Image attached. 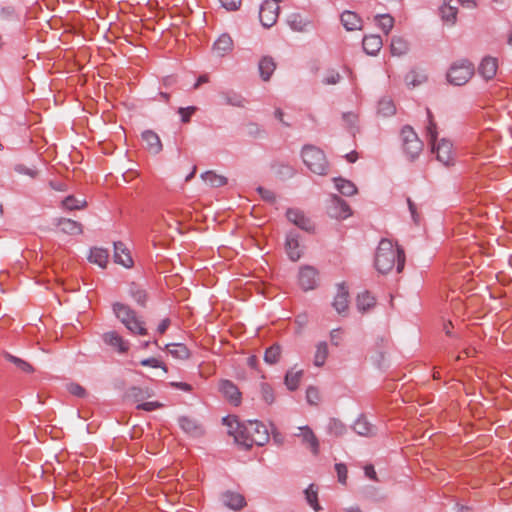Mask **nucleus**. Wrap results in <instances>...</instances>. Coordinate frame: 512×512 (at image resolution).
<instances>
[{"label": "nucleus", "instance_id": "obj_31", "mask_svg": "<svg viewBox=\"0 0 512 512\" xmlns=\"http://www.w3.org/2000/svg\"><path fill=\"white\" fill-rule=\"evenodd\" d=\"M390 49L392 55L402 56L408 52L409 44L403 37L394 36L391 39Z\"/></svg>", "mask_w": 512, "mask_h": 512}, {"label": "nucleus", "instance_id": "obj_34", "mask_svg": "<svg viewBox=\"0 0 512 512\" xmlns=\"http://www.w3.org/2000/svg\"><path fill=\"white\" fill-rule=\"evenodd\" d=\"M167 350L176 359L186 360L190 356L188 348L181 343L168 344Z\"/></svg>", "mask_w": 512, "mask_h": 512}, {"label": "nucleus", "instance_id": "obj_64", "mask_svg": "<svg viewBox=\"0 0 512 512\" xmlns=\"http://www.w3.org/2000/svg\"><path fill=\"white\" fill-rule=\"evenodd\" d=\"M195 110H196L195 107H187V108H180L178 112L181 115L182 121L186 123V122L190 121V117L195 112Z\"/></svg>", "mask_w": 512, "mask_h": 512}, {"label": "nucleus", "instance_id": "obj_63", "mask_svg": "<svg viewBox=\"0 0 512 512\" xmlns=\"http://www.w3.org/2000/svg\"><path fill=\"white\" fill-rule=\"evenodd\" d=\"M257 190L263 200L271 203L275 201V195L271 190L265 189L263 187H259Z\"/></svg>", "mask_w": 512, "mask_h": 512}, {"label": "nucleus", "instance_id": "obj_4", "mask_svg": "<svg viewBox=\"0 0 512 512\" xmlns=\"http://www.w3.org/2000/svg\"><path fill=\"white\" fill-rule=\"evenodd\" d=\"M474 75V65L467 60L455 62L447 74L448 81L454 85L466 84Z\"/></svg>", "mask_w": 512, "mask_h": 512}, {"label": "nucleus", "instance_id": "obj_37", "mask_svg": "<svg viewBox=\"0 0 512 512\" xmlns=\"http://www.w3.org/2000/svg\"><path fill=\"white\" fill-rule=\"evenodd\" d=\"M378 27L388 34L394 27V18L390 14H379L375 16Z\"/></svg>", "mask_w": 512, "mask_h": 512}, {"label": "nucleus", "instance_id": "obj_43", "mask_svg": "<svg viewBox=\"0 0 512 512\" xmlns=\"http://www.w3.org/2000/svg\"><path fill=\"white\" fill-rule=\"evenodd\" d=\"M396 112L393 101L389 98H383L378 103V113L384 117L394 115Z\"/></svg>", "mask_w": 512, "mask_h": 512}, {"label": "nucleus", "instance_id": "obj_39", "mask_svg": "<svg viewBox=\"0 0 512 512\" xmlns=\"http://www.w3.org/2000/svg\"><path fill=\"white\" fill-rule=\"evenodd\" d=\"M113 311L122 323H128V318L134 313L129 306L122 303L113 304Z\"/></svg>", "mask_w": 512, "mask_h": 512}, {"label": "nucleus", "instance_id": "obj_42", "mask_svg": "<svg viewBox=\"0 0 512 512\" xmlns=\"http://www.w3.org/2000/svg\"><path fill=\"white\" fill-rule=\"evenodd\" d=\"M223 424L227 427L228 433L234 437L236 441V434L241 432L242 425L239 423L238 419L235 416H227L223 418Z\"/></svg>", "mask_w": 512, "mask_h": 512}, {"label": "nucleus", "instance_id": "obj_33", "mask_svg": "<svg viewBox=\"0 0 512 512\" xmlns=\"http://www.w3.org/2000/svg\"><path fill=\"white\" fill-rule=\"evenodd\" d=\"M276 68L272 58L264 57L259 62V72L264 81H268Z\"/></svg>", "mask_w": 512, "mask_h": 512}, {"label": "nucleus", "instance_id": "obj_25", "mask_svg": "<svg viewBox=\"0 0 512 512\" xmlns=\"http://www.w3.org/2000/svg\"><path fill=\"white\" fill-rule=\"evenodd\" d=\"M59 229L69 235H79L82 233V225L74 220L61 218L58 221Z\"/></svg>", "mask_w": 512, "mask_h": 512}, {"label": "nucleus", "instance_id": "obj_27", "mask_svg": "<svg viewBox=\"0 0 512 512\" xmlns=\"http://www.w3.org/2000/svg\"><path fill=\"white\" fill-rule=\"evenodd\" d=\"M123 324L133 334H147V329L144 326V322L139 317H137L135 312L128 318V323Z\"/></svg>", "mask_w": 512, "mask_h": 512}, {"label": "nucleus", "instance_id": "obj_58", "mask_svg": "<svg viewBox=\"0 0 512 512\" xmlns=\"http://www.w3.org/2000/svg\"><path fill=\"white\" fill-rule=\"evenodd\" d=\"M335 469L337 472L338 481L342 484H345L347 481V467L342 463H338L335 465Z\"/></svg>", "mask_w": 512, "mask_h": 512}, {"label": "nucleus", "instance_id": "obj_26", "mask_svg": "<svg viewBox=\"0 0 512 512\" xmlns=\"http://www.w3.org/2000/svg\"><path fill=\"white\" fill-rule=\"evenodd\" d=\"M109 254L108 251L102 248H93L90 250L88 260L91 263L98 265L101 268H105L108 263Z\"/></svg>", "mask_w": 512, "mask_h": 512}, {"label": "nucleus", "instance_id": "obj_60", "mask_svg": "<svg viewBox=\"0 0 512 512\" xmlns=\"http://www.w3.org/2000/svg\"><path fill=\"white\" fill-rule=\"evenodd\" d=\"M68 391L75 396L84 397L86 395L85 389L76 383H71L67 386Z\"/></svg>", "mask_w": 512, "mask_h": 512}, {"label": "nucleus", "instance_id": "obj_46", "mask_svg": "<svg viewBox=\"0 0 512 512\" xmlns=\"http://www.w3.org/2000/svg\"><path fill=\"white\" fill-rule=\"evenodd\" d=\"M302 376V371H288L285 376V384L289 390L297 389L300 379Z\"/></svg>", "mask_w": 512, "mask_h": 512}, {"label": "nucleus", "instance_id": "obj_36", "mask_svg": "<svg viewBox=\"0 0 512 512\" xmlns=\"http://www.w3.org/2000/svg\"><path fill=\"white\" fill-rule=\"evenodd\" d=\"M153 395V391L150 390L149 388H140V387H131L127 392H126V397L128 399H132L134 400L135 402H138V401H141L145 398H149Z\"/></svg>", "mask_w": 512, "mask_h": 512}, {"label": "nucleus", "instance_id": "obj_45", "mask_svg": "<svg viewBox=\"0 0 512 512\" xmlns=\"http://www.w3.org/2000/svg\"><path fill=\"white\" fill-rule=\"evenodd\" d=\"M281 356V347L277 344L272 345L268 349H266L264 354V361L269 364L273 365L276 364Z\"/></svg>", "mask_w": 512, "mask_h": 512}, {"label": "nucleus", "instance_id": "obj_55", "mask_svg": "<svg viewBox=\"0 0 512 512\" xmlns=\"http://www.w3.org/2000/svg\"><path fill=\"white\" fill-rule=\"evenodd\" d=\"M130 293L133 299L140 305H144L146 301V293L144 290H141L137 287H132L130 289Z\"/></svg>", "mask_w": 512, "mask_h": 512}, {"label": "nucleus", "instance_id": "obj_9", "mask_svg": "<svg viewBox=\"0 0 512 512\" xmlns=\"http://www.w3.org/2000/svg\"><path fill=\"white\" fill-rule=\"evenodd\" d=\"M349 291L345 283L336 285V294L334 296L332 306L340 315H346L349 308Z\"/></svg>", "mask_w": 512, "mask_h": 512}, {"label": "nucleus", "instance_id": "obj_47", "mask_svg": "<svg viewBox=\"0 0 512 512\" xmlns=\"http://www.w3.org/2000/svg\"><path fill=\"white\" fill-rule=\"evenodd\" d=\"M288 23L293 30L299 32L304 31L309 25V23L304 18L297 14L291 15L288 19Z\"/></svg>", "mask_w": 512, "mask_h": 512}, {"label": "nucleus", "instance_id": "obj_40", "mask_svg": "<svg viewBox=\"0 0 512 512\" xmlns=\"http://www.w3.org/2000/svg\"><path fill=\"white\" fill-rule=\"evenodd\" d=\"M4 358L13 363L18 369L26 373H32L34 371L33 367L26 361L21 358H18L8 352L3 353Z\"/></svg>", "mask_w": 512, "mask_h": 512}, {"label": "nucleus", "instance_id": "obj_32", "mask_svg": "<svg viewBox=\"0 0 512 512\" xmlns=\"http://www.w3.org/2000/svg\"><path fill=\"white\" fill-rule=\"evenodd\" d=\"M203 182L210 187H221L227 183V179L213 171H207L201 175Z\"/></svg>", "mask_w": 512, "mask_h": 512}, {"label": "nucleus", "instance_id": "obj_54", "mask_svg": "<svg viewBox=\"0 0 512 512\" xmlns=\"http://www.w3.org/2000/svg\"><path fill=\"white\" fill-rule=\"evenodd\" d=\"M306 399L308 403L312 405H317L320 401V393L317 388L309 387L306 391Z\"/></svg>", "mask_w": 512, "mask_h": 512}, {"label": "nucleus", "instance_id": "obj_2", "mask_svg": "<svg viewBox=\"0 0 512 512\" xmlns=\"http://www.w3.org/2000/svg\"><path fill=\"white\" fill-rule=\"evenodd\" d=\"M269 440V433L264 424L258 421H248L242 425L241 432L236 434V443L246 449L253 445L263 446Z\"/></svg>", "mask_w": 512, "mask_h": 512}, {"label": "nucleus", "instance_id": "obj_35", "mask_svg": "<svg viewBox=\"0 0 512 512\" xmlns=\"http://www.w3.org/2000/svg\"><path fill=\"white\" fill-rule=\"evenodd\" d=\"M334 182L337 190L345 196H352L357 192L356 186L349 180L343 178H335Z\"/></svg>", "mask_w": 512, "mask_h": 512}, {"label": "nucleus", "instance_id": "obj_61", "mask_svg": "<svg viewBox=\"0 0 512 512\" xmlns=\"http://www.w3.org/2000/svg\"><path fill=\"white\" fill-rule=\"evenodd\" d=\"M342 119L345 122L347 127L352 128L355 126V124L358 120V116L353 112H347V113H343Z\"/></svg>", "mask_w": 512, "mask_h": 512}, {"label": "nucleus", "instance_id": "obj_29", "mask_svg": "<svg viewBox=\"0 0 512 512\" xmlns=\"http://www.w3.org/2000/svg\"><path fill=\"white\" fill-rule=\"evenodd\" d=\"M123 324L133 334H147V329L144 326V322L139 317H137L135 312L128 318V323Z\"/></svg>", "mask_w": 512, "mask_h": 512}, {"label": "nucleus", "instance_id": "obj_10", "mask_svg": "<svg viewBox=\"0 0 512 512\" xmlns=\"http://www.w3.org/2000/svg\"><path fill=\"white\" fill-rule=\"evenodd\" d=\"M219 391L230 404L234 406L240 405L241 392L233 382L230 380H221L219 383Z\"/></svg>", "mask_w": 512, "mask_h": 512}, {"label": "nucleus", "instance_id": "obj_51", "mask_svg": "<svg viewBox=\"0 0 512 512\" xmlns=\"http://www.w3.org/2000/svg\"><path fill=\"white\" fill-rule=\"evenodd\" d=\"M405 81L408 86L416 87L425 81V76L418 74L415 71H411L406 75Z\"/></svg>", "mask_w": 512, "mask_h": 512}, {"label": "nucleus", "instance_id": "obj_20", "mask_svg": "<svg viewBox=\"0 0 512 512\" xmlns=\"http://www.w3.org/2000/svg\"><path fill=\"white\" fill-rule=\"evenodd\" d=\"M233 49V41L232 38L227 35H221L213 45V53L217 57H224L228 53H230Z\"/></svg>", "mask_w": 512, "mask_h": 512}, {"label": "nucleus", "instance_id": "obj_50", "mask_svg": "<svg viewBox=\"0 0 512 512\" xmlns=\"http://www.w3.org/2000/svg\"><path fill=\"white\" fill-rule=\"evenodd\" d=\"M427 115H428V125L426 128L427 136L429 137V141L432 144L433 142L438 141L437 140L436 124L434 123V121L432 119L431 112L429 110L427 111Z\"/></svg>", "mask_w": 512, "mask_h": 512}, {"label": "nucleus", "instance_id": "obj_16", "mask_svg": "<svg viewBox=\"0 0 512 512\" xmlns=\"http://www.w3.org/2000/svg\"><path fill=\"white\" fill-rule=\"evenodd\" d=\"M452 0H443L442 5L439 7V14L442 21L447 26H453L457 20V7L451 5Z\"/></svg>", "mask_w": 512, "mask_h": 512}, {"label": "nucleus", "instance_id": "obj_24", "mask_svg": "<svg viewBox=\"0 0 512 512\" xmlns=\"http://www.w3.org/2000/svg\"><path fill=\"white\" fill-rule=\"evenodd\" d=\"M383 42L379 35L365 36L363 39V49L369 55H375L382 48Z\"/></svg>", "mask_w": 512, "mask_h": 512}, {"label": "nucleus", "instance_id": "obj_57", "mask_svg": "<svg viewBox=\"0 0 512 512\" xmlns=\"http://www.w3.org/2000/svg\"><path fill=\"white\" fill-rule=\"evenodd\" d=\"M140 363L142 366H149L152 368H162L165 373L167 372V368L165 367V365H163V363L156 358L144 359Z\"/></svg>", "mask_w": 512, "mask_h": 512}, {"label": "nucleus", "instance_id": "obj_13", "mask_svg": "<svg viewBox=\"0 0 512 512\" xmlns=\"http://www.w3.org/2000/svg\"><path fill=\"white\" fill-rule=\"evenodd\" d=\"M328 211L333 218L345 219L350 216V208L348 204L337 196H333L328 207Z\"/></svg>", "mask_w": 512, "mask_h": 512}, {"label": "nucleus", "instance_id": "obj_48", "mask_svg": "<svg viewBox=\"0 0 512 512\" xmlns=\"http://www.w3.org/2000/svg\"><path fill=\"white\" fill-rule=\"evenodd\" d=\"M305 496H306L307 502L311 505V507H313V509L315 511H319L321 509V507L319 506L318 501H317V497H318L317 489L315 488L314 485H310L305 490Z\"/></svg>", "mask_w": 512, "mask_h": 512}, {"label": "nucleus", "instance_id": "obj_22", "mask_svg": "<svg viewBox=\"0 0 512 512\" xmlns=\"http://www.w3.org/2000/svg\"><path fill=\"white\" fill-rule=\"evenodd\" d=\"M286 252L289 256V258L292 261H297L300 259L302 255V249L300 247L299 241L295 235L290 233L286 238Z\"/></svg>", "mask_w": 512, "mask_h": 512}, {"label": "nucleus", "instance_id": "obj_56", "mask_svg": "<svg viewBox=\"0 0 512 512\" xmlns=\"http://www.w3.org/2000/svg\"><path fill=\"white\" fill-rule=\"evenodd\" d=\"M330 341L334 346H340L343 342V331L341 329H333L330 332Z\"/></svg>", "mask_w": 512, "mask_h": 512}, {"label": "nucleus", "instance_id": "obj_7", "mask_svg": "<svg viewBox=\"0 0 512 512\" xmlns=\"http://www.w3.org/2000/svg\"><path fill=\"white\" fill-rule=\"evenodd\" d=\"M279 0H265L259 11V19L262 25L266 28L273 26L279 14Z\"/></svg>", "mask_w": 512, "mask_h": 512}, {"label": "nucleus", "instance_id": "obj_23", "mask_svg": "<svg viewBox=\"0 0 512 512\" xmlns=\"http://www.w3.org/2000/svg\"><path fill=\"white\" fill-rule=\"evenodd\" d=\"M341 22L347 31L360 30L362 27L360 17L352 11L343 12L341 15Z\"/></svg>", "mask_w": 512, "mask_h": 512}, {"label": "nucleus", "instance_id": "obj_44", "mask_svg": "<svg viewBox=\"0 0 512 512\" xmlns=\"http://www.w3.org/2000/svg\"><path fill=\"white\" fill-rule=\"evenodd\" d=\"M375 304V299L368 292H363L357 297V308L361 312H365Z\"/></svg>", "mask_w": 512, "mask_h": 512}, {"label": "nucleus", "instance_id": "obj_19", "mask_svg": "<svg viewBox=\"0 0 512 512\" xmlns=\"http://www.w3.org/2000/svg\"><path fill=\"white\" fill-rule=\"evenodd\" d=\"M498 69V62L496 58L493 57H485L479 65L478 71L479 74L485 79H492Z\"/></svg>", "mask_w": 512, "mask_h": 512}, {"label": "nucleus", "instance_id": "obj_11", "mask_svg": "<svg viewBox=\"0 0 512 512\" xmlns=\"http://www.w3.org/2000/svg\"><path fill=\"white\" fill-rule=\"evenodd\" d=\"M317 271L311 266H305L299 272V284L304 291L315 289L317 286Z\"/></svg>", "mask_w": 512, "mask_h": 512}, {"label": "nucleus", "instance_id": "obj_8", "mask_svg": "<svg viewBox=\"0 0 512 512\" xmlns=\"http://www.w3.org/2000/svg\"><path fill=\"white\" fill-rule=\"evenodd\" d=\"M432 152L436 154L437 160L445 166L453 164L454 156L452 143L447 139H441L431 144Z\"/></svg>", "mask_w": 512, "mask_h": 512}, {"label": "nucleus", "instance_id": "obj_1", "mask_svg": "<svg viewBox=\"0 0 512 512\" xmlns=\"http://www.w3.org/2000/svg\"><path fill=\"white\" fill-rule=\"evenodd\" d=\"M405 254L403 249L395 246L392 241L382 239L375 255V267L382 274L389 273L395 265L400 273L404 268Z\"/></svg>", "mask_w": 512, "mask_h": 512}, {"label": "nucleus", "instance_id": "obj_30", "mask_svg": "<svg viewBox=\"0 0 512 512\" xmlns=\"http://www.w3.org/2000/svg\"><path fill=\"white\" fill-rule=\"evenodd\" d=\"M315 348L313 364L316 367H322L325 364L329 354L328 345L325 341H321L316 345Z\"/></svg>", "mask_w": 512, "mask_h": 512}, {"label": "nucleus", "instance_id": "obj_59", "mask_svg": "<svg viewBox=\"0 0 512 512\" xmlns=\"http://www.w3.org/2000/svg\"><path fill=\"white\" fill-rule=\"evenodd\" d=\"M221 5L228 11H236L240 8L242 0H219Z\"/></svg>", "mask_w": 512, "mask_h": 512}, {"label": "nucleus", "instance_id": "obj_21", "mask_svg": "<svg viewBox=\"0 0 512 512\" xmlns=\"http://www.w3.org/2000/svg\"><path fill=\"white\" fill-rule=\"evenodd\" d=\"M287 218L290 222L298 226L299 228L309 231L312 229V223L303 212L297 209H289L287 211Z\"/></svg>", "mask_w": 512, "mask_h": 512}, {"label": "nucleus", "instance_id": "obj_12", "mask_svg": "<svg viewBox=\"0 0 512 512\" xmlns=\"http://www.w3.org/2000/svg\"><path fill=\"white\" fill-rule=\"evenodd\" d=\"M221 502L229 509L238 511L246 506L245 498L242 494L226 491L221 495Z\"/></svg>", "mask_w": 512, "mask_h": 512}, {"label": "nucleus", "instance_id": "obj_41", "mask_svg": "<svg viewBox=\"0 0 512 512\" xmlns=\"http://www.w3.org/2000/svg\"><path fill=\"white\" fill-rule=\"evenodd\" d=\"M354 431L361 436H370L373 434V426L365 419L358 418L354 425Z\"/></svg>", "mask_w": 512, "mask_h": 512}, {"label": "nucleus", "instance_id": "obj_52", "mask_svg": "<svg viewBox=\"0 0 512 512\" xmlns=\"http://www.w3.org/2000/svg\"><path fill=\"white\" fill-rule=\"evenodd\" d=\"M329 432L335 436H341L345 432V426L341 421L332 419L329 422Z\"/></svg>", "mask_w": 512, "mask_h": 512}, {"label": "nucleus", "instance_id": "obj_28", "mask_svg": "<svg viewBox=\"0 0 512 512\" xmlns=\"http://www.w3.org/2000/svg\"><path fill=\"white\" fill-rule=\"evenodd\" d=\"M123 324L133 334H147V329L144 326V322L139 317H137L135 312L128 318V323Z\"/></svg>", "mask_w": 512, "mask_h": 512}, {"label": "nucleus", "instance_id": "obj_17", "mask_svg": "<svg viewBox=\"0 0 512 512\" xmlns=\"http://www.w3.org/2000/svg\"><path fill=\"white\" fill-rule=\"evenodd\" d=\"M178 423L181 429L192 437H199L203 434V427L193 418L182 416L179 418Z\"/></svg>", "mask_w": 512, "mask_h": 512}, {"label": "nucleus", "instance_id": "obj_53", "mask_svg": "<svg viewBox=\"0 0 512 512\" xmlns=\"http://www.w3.org/2000/svg\"><path fill=\"white\" fill-rule=\"evenodd\" d=\"M340 79V74L337 71L331 70L324 75L322 83L325 85H334L337 84L340 81Z\"/></svg>", "mask_w": 512, "mask_h": 512}, {"label": "nucleus", "instance_id": "obj_5", "mask_svg": "<svg viewBox=\"0 0 512 512\" xmlns=\"http://www.w3.org/2000/svg\"><path fill=\"white\" fill-rule=\"evenodd\" d=\"M401 138L403 142V149L405 153L411 158L415 159L419 156L423 149V143L419 139L416 132L410 126H405L401 130Z\"/></svg>", "mask_w": 512, "mask_h": 512}, {"label": "nucleus", "instance_id": "obj_14", "mask_svg": "<svg viewBox=\"0 0 512 512\" xmlns=\"http://www.w3.org/2000/svg\"><path fill=\"white\" fill-rule=\"evenodd\" d=\"M105 344L111 346L119 353H125L129 349V344L125 341L117 332L109 331L103 334L102 336Z\"/></svg>", "mask_w": 512, "mask_h": 512}, {"label": "nucleus", "instance_id": "obj_38", "mask_svg": "<svg viewBox=\"0 0 512 512\" xmlns=\"http://www.w3.org/2000/svg\"><path fill=\"white\" fill-rule=\"evenodd\" d=\"M87 205V202L84 198H76L72 195L66 197L62 201V206L66 210H80L85 208Z\"/></svg>", "mask_w": 512, "mask_h": 512}, {"label": "nucleus", "instance_id": "obj_6", "mask_svg": "<svg viewBox=\"0 0 512 512\" xmlns=\"http://www.w3.org/2000/svg\"><path fill=\"white\" fill-rule=\"evenodd\" d=\"M293 436L297 438L300 444L308 449L314 456L319 454L320 442L310 427H298L297 432H295Z\"/></svg>", "mask_w": 512, "mask_h": 512}, {"label": "nucleus", "instance_id": "obj_62", "mask_svg": "<svg viewBox=\"0 0 512 512\" xmlns=\"http://www.w3.org/2000/svg\"><path fill=\"white\" fill-rule=\"evenodd\" d=\"M161 407H162V404L157 401L144 402L137 406L138 409H142L145 411H153V410H156Z\"/></svg>", "mask_w": 512, "mask_h": 512}, {"label": "nucleus", "instance_id": "obj_3", "mask_svg": "<svg viewBox=\"0 0 512 512\" xmlns=\"http://www.w3.org/2000/svg\"><path fill=\"white\" fill-rule=\"evenodd\" d=\"M302 159L305 165L313 173L324 175L328 169V162L325 154L319 148L306 145L302 150Z\"/></svg>", "mask_w": 512, "mask_h": 512}, {"label": "nucleus", "instance_id": "obj_49", "mask_svg": "<svg viewBox=\"0 0 512 512\" xmlns=\"http://www.w3.org/2000/svg\"><path fill=\"white\" fill-rule=\"evenodd\" d=\"M260 392H261L262 399H263V401H265V403H267L269 405L274 403V401H275L274 391L270 385H268L267 383H262L260 385Z\"/></svg>", "mask_w": 512, "mask_h": 512}, {"label": "nucleus", "instance_id": "obj_18", "mask_svg": "<svg viewBox=\"0 0 512 512\" xmlns=\"http://www.w3.org/2000/svg\"><path fill=\"white\" fill-rule=\"evenodd\" d=\"M114 261L126 268H130L133 265L130 253L122 242L114 243Z\"/></svg>", "mask_w": 512, "mask_h": 512}, {"label": "nucleus", "instance_id": "obj_15", "mask_svg": "<svg viewBox=\"0 0 512 512\" xmlns=\"http://www.w3.org/2000/svg\"><path fill=\"white\" fill-rule=\"evenodd\" d=\"M142 140L145 143L147 151L153 155L159 154L162 151V143L159 136L152 130H146L142 133Z\"/></svg>", "mask_w": 512, "mask_h": 512}]
</instances>
